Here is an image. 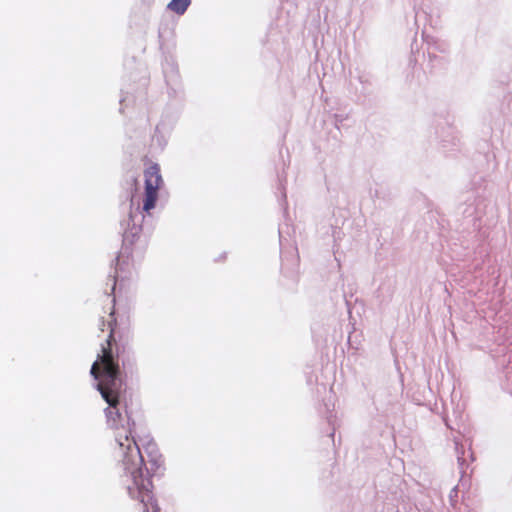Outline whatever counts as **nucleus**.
<instances>
[{"label": "nucleus", "instance_id": "nucleus-3", "mask_svg": "<svg viewBox=\"0 0 512 512\" xmlns=\"http://www.w3.org/2000/svg\"><path fill=\"white\" fill-rule=\"evenodd\" d=\"M142 231L141 225H133L130 229L126 230L123 234V245L133 246L140 238Z\"/></svg>", "mask_w": 512, "mask_h": 512}, {"label": "nucleus", "instance_id": "nucleus-1", "mask_svg": "<svg viewBox=\"0 0 512 512\" xmlns=\"http://www.w3.org/2000/svg\"><path fill=\"white\" fill-rule=\"evenodd\" d=\"M126 365V344L119 334H108L91 366L90 374L97 380V390L108 404L104 410L107 423L114 431V451L123 468V482L131 499L143 505V512H160L154 496L152 475L145 466L140 448L133 436L135 422L126 410L122 414Z\"/></svg>", "mask_w": 512, "mask_h": 512}, {"label": "nucleus", "instance_id": "nucleus-5", "mask_svg": "<svg viewBox=\"0 0 512 512\" xmlns=\"http://www.w3.org/2000/svg\"><path fill=\"white\" fill-rule=\"evenodd\" d=\"M153 464L157 467H160L161 464L163 463V460H162V456L161 455H157L153 460H152Z\"/></svg>", "mask_w": 512, "mask_h": 512}, {"label": "nucleus", "instance_id": "nucleus-4", "mask_svg": "<svg viewBox=\"0 0 512 512\" xmlns=\"http://www.w3.org/2000/svg\"><path fill=\"white\" fill-rule=\"evenodd\" d=\"M190 3L191 0H171L168 4V9L178 15H182L185 13Z\"/></svg>", "mask_w": 512, "mask_h": 512}, {"label": "nucleus", "instance_id": "nucleus-2", "mask_svg": "<svg viewBox=\"0 0 512 512\" xmlns=\"http://www.w3.org/2000/svg\"><path fill=\"white\" fill-rule=\"evenodd\" d=\"M144 182L145 189L142 209L144 212L150 213V211L156 206L158 191L164 183L158 164H151L144 170Z\"/></svg>", "mask_w": 512, "mask_h": 512}]
</instances>
